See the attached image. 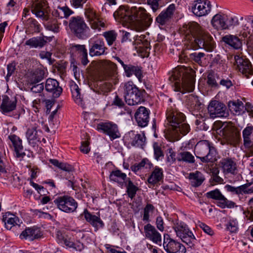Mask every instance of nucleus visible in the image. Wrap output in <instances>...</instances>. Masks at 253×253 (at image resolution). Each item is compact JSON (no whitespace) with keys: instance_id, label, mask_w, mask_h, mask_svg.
<instances>
[{"instance_id":"39","label":"nucleus","mask_w":253,"mask_h":253,"mask_svg":"<svg viewBox=\"0 0 253 253\" xmlns=\"http://www.w3.org/2000/svg\"><path fill=\"white\" fill-rule=\"evenodd\" d=\"M109 177L111 180L118 183L121 186H123L126 180L127 181V179L126 173L120 170L112 171Z\"/></svg>"},{"instance_id":"6","label":"nucleus","mask_w":253,"mask_h":253,"mask_svg":"<svg viewBox=\"0 0 253 253\" xmlns=\"http://www.w3.org/2000/svg\"><path fill=\"white\" fill-rule=\"evenodd\" d=\"M195 150L197 158L203 163H213L216 160V150L213 144L208 140L200 141L196 145Z\"/></svg>"},{"instance_id":"10","label":"nucleus","mask_w":253,"mask_h":253,"mask_svg":"<svg viewBox=\"0 0 253 253\" xmlns=\"http://www.w3.org/2000/svg\"><path fill=\"white\" fill-rule=\"evenodd\" d=\"M222 127L220 132L228 143L233 146L238 144L241 139V134L237 128L230 124H224Z\"/></svg>"},{"instance_id":"57","label":"nucleus","mask_w":253,"mask_h":253,"mask_svg":"<svg viewBox=\"0 0 253 253\" xmlns=\"http://www.w3.org/2000/svg\"><path fill=\"white\" fill-rule=\"evenodd\" d=\"M186 102L191 106L196 105L198 103V97L192 94L186 96Z\"/></svg>"},{"instance_id":"8","label":"nucleus","mask_w":253,"mask_h":253,"mask_svg":"<svg viewBox=\"0 0 253 253\" xmlns=\"http://www.w3.org/2000/svg\"><path fill=\"white\" fill-rule=\"evenodd\" d=\"M125 99L129 105H136L144 100V91L139 89L132 82H128L125 84Z\"/></svg>"},{"instance_id":"26","label":"nucleus","mask_w":253,"mask_h":253,"mask_svg":"<svg viewBox=\"0 0 253 253\" xmlns=\"http://www.w3.org/2000/svg\"><path fill=\"white\" fill-rule=\"evenodd\" d=\"M17 100L16 98H10L7 95L3 96L0 108L3 114H6L15 109Z\"/></svg>"},{"instance_id":"50","label":"nucleus","mask_w":253,"mask_h":253,"mask_svg":"<svg viewBox=\"0 0 253 253\" xmlns=\"http://www.w3.org/2000/svg\"><path fill=\"white\" fill-rule=\"evenodd\" d=\"M128 184L127 185V193L128 197L132 199L135 195L137 191V187L133 184L130 178L127 179Z\"/></svg>"},{"instance_id":"56","label":"nucleus","mask_w":253,"mask_h":253,"mask_svg":"<svg viewBox=\"0 0 253 253\" xmlns=\"http://www.w3.org/2000/svg\"><path fill=\"white\" fill-rule=\"evenodd\" d=\"M253 126L248 125L243 130V138H253Z\"/></svg>"},{"instance_id":"63","label":"nucleus","mask_w":253,"mask_h":253,"mask_svg":"<svg viewBox=\"0 0 253 253\" xmlns=\"http://www.w3.org/2000/svg\"><path fill=\"white\" fill-rule=\"evenodd\" d=\"M160 0H147V3L153 12H156L160 7L159 2Z\"/></svg>"},{"instance_id":"28","label":"nucleus","mask_w":253,"mask_h":253,"mask_svg":"<svg viewBox=\"0 0 253 253\" xmlns=\"http://www.w3.org/2000/svg\"><path fill=\"white\" fill-rule=\"evenodd\" d=\"M221 167L225 174H234L237 173V164L231 158H224L220 161Z\"/></svg>"},{"instance_id":"51","label":"nucleus","mask_w":253,"mask_h":253,"mask_svg":"<svg viewBox=\"0 0 253 253\" xmlns=\"http://www.w3.org/2000/svg\"><path fill=\"white\" fill-rule=\"evenodd\" d=\"M155 209L154 207L150 204H147L144 209V214L143 216V220L149 222L150 221V213H153Z\"/></svg>"},{"instance_id":"48","label":"nucleus","mask_w":253,"mask_h":253,"mask_svg":"<svg viewBox=\"0 0 253 253\" xmlns=\"http://www.w3.org/2000/svg\"><path fill=\"white\" fill-rule=\"evenodd\" d=\"M225 30L229 29L232 27L239 25L238 18L236 16H230L226 15Z\"/></svg>"},{"instance_id":"1","label":"nucleus","mask_w":253,"mask_h":253,"mask_svg":"<svg viewBox=\"0 0 253 253\" xmlns=\"http://www.w3.org/2000/svg\"><path fill=\"white\" fill-rule=\"evenodd\" d=\"M180 30L184 35L185 44L188 48H203L207 51H211L214 48L215 43L213 38L204 32L197 22L184 24Z\"/></svg>"},{"instance_id":"62","label":"nucleus","mask_w":253,"mask_h":253,"mask_svg":"<svg viewBox=\"0 0 253 253\" xmlns=\"http://www.w3.org/2000/svg\"><path fill=\"white\" fill-rule=\"evenodd\" d=\"M226 228L231 232H236L238 229L237 223L235 221H230L226 225Z\"/></svg>"},{"instance_id":"34","label":"nucleus","mask_w":253,"mask_h":253,"mask_svg":"<svg viewBox=\"0 0 253 253\" xmlns=\"http://www.w3.org/2000/svg\"><path fill=\"white\" fill-rule=\"evenodd\" d=\"M190 184L193 187H197L200 186L205 180L204 175L198 171L191 172L189 174Z\"/></svg>"},{"instance_id":"47","label":"nucleus","mask_w":253,"mask_h":253,"mask_svg":"<svg viewBox=\"0 0 253 253\" xmlns=\"http://www.w3.org/2000/svg\"><path fill=\"white\" fill-rule=\"evenodd\" d=\"M26 26L27 29L33 32L39 33L40 31V24L34 18H29L27 21Z\"/></svg>"},{"instance_id":"33","label":"nucleus","mask_w":253,"mask_h":253,"mask_svg":"<svg viewBox=\"0 0 253 253\" xmlns=\"http://www.w3.org/2000/svg\"><path fill=\"white\" fill-rule=\"evenodd\" d=\"M226 14L219 13L215 15L211 19V24L216 29L225 30Z\"/></svg>"},{"instance_id":"61","label":"nucleus","mask_w":253,"mask_h":253,"mask_svg":"<svg viewBox=\"0 0 253 253\" xmlns=\"http://www.w3.org/2000/svg\"><path fill=\"white\" fill-rule=\"evenodd\" d=\"M244 31L243 35L247 36L248 34L252 35L253 34V28H252L251 23L247 22L243 26Z\"/></svg>"},{"instance_id":"64","label":"nucleus","mask_w":253,"mask_h":253,"mask_svg":"<svg viewBox=\"0 0 253 253\" xmlns=\"http://www.w3.org/2000/svg\"><path fill=\"white\" fill-rule=\"evenodd\" d=\"M212 180L215 183H221L223 181V179L218 175L219 170L217 169H214L212 172Z\"/></svg>"},{"instance_id":"9","label":"nucleus","mask_w":253,"mask_h":253,"mask_svg":"<svg viewBox=\"0 0 253 253\" xmlns=\"http://www.w3.org/2000/svg\"><path fill=\"white\" fill-rule=\"evenodd\" d=\"M173 228L177 237L180 238L183 242L190 248L195 245L196 239L192 231L185 224L182 222L177 223L173 227Z\"/></svg>"},{"instance_id":"52","label":"nucleus","mask_w":253,"mask_h":253,"mask_svg":"<svg viewBox=\"0 0 253 253\" xmlns=\"http://www.w3.org/2000/svg\"><path fill=\"white\" fill-rule=\"evenodd\" d=\"M51 40V37L46 36H42V37H35L36 48L42 47L46 43L47 41L49 42Z\"/></svg>"},{"instance_id":"23","label":"nucleus","mask_w":253,"mask_h":253,"mask_svg":"<svg viewBox=\"0 0 253 253\" xmlns=\"http://www.w3.org/2000/svg\"><path fill=\"white\" fill-rule=\"evenodd\" d=\"M42 236L40 228L37 227L26 228L22 232L20 237L22 239H25L29 241H33L34 240L41 238Z\"/></svg>"},{"instance_id":"44","label":"nucleus","mask_w":253,"mask_h":253,"mask_svg":"<svg viewBox=\"0 0 253 253\" xmlns=\"http://www.w3.org/2000/svg\"><path fill=\"white\" fill-rule=\"evenodd\" d=\"M102 36L105 39L107 44L111 46L116 41L118 34L115 30H109L104 32Z\"/></svg>"},{"instance_id":"22","label":"nucleus","mask_w":253,"mask_h":253,"mask_svg":"<svg viewBox=\"0 0 253 253\" xmlns=\"http://www.w3.org/2000/svg\"><path fill=\"white\" fill-rule=\"evenodd\" d=\"M149 112L147 109L143 106L138 108L135 113L136 121L140 127H145L147 126L149 119Z\"/></svg>"},{"instance_id":"18","label":"nucleus","mask_w":253,"mask_h":253,"mask_svg":"<svg viewBox=\"0 0 253 253\" xmlns=\"http://www.w3.org/2000/svg\"><path fill=\"white\" fill-rule=\"evenodd\" d=\"M196 2L192 10L193 13L199 17L208 15L211 9V2L208 0H195Z\"/></svg>"},{"instance_id":"19","label":"nucleus","mask_w":253,"mask_h":253,"mask_svg":"<svg viewBox=\"0 0 253 253\" xmlns=\"http://www.w3.org/2000/svg\"><path fill=\"white\" fill-rule=\"evenodd\" d=\"M85 16L89 22L91 28L94 30H100L101 28H104L105 24L96 15L94 10L88 8L85 11Z\"/></svg>"},{"instance_id":"36","label":"nucleus","mask_w":253,"mask_h":253,"mask_svg":"<svg viewBox=\"0 0 253 253\" xmlns=\"http://www.w3.org/2000/svg\"><path fill=\"white\" fill-rule=\"evenodd\" d=\"M124 71L127 77H130L134 74L140 81L142 77L141 68L138 66L128 64L125 67Z\"/></svg>"},{"instance_id":"21","label":"nucleus","mask_w":253,"mask_h":253,"mask_svg":"<svg viewBox=\"0 0 253 253\" xmlns=\"http://www.w3.org/2000/svg\"><path fill=\"white\" fill-rule=\"evenodd\" d=\"M144 231L146 238L155 244H160L161 243V235L154 226L148 223L144 226Z\"/></svg>"},{"instance_id":"42","label":"nucleus","mask_w":253,"mask_h":253,"mask_svg":"<svg viewBox=\"0 0 253 253\" xmlns=\"http://www.w3.org/2000/svg\"><path fill=\"white\" fill-rule=\"evenodd\" d=\"M228 107L230 110L235 114L239 115L241 114L244 108V104L241 101L237 100L236 101H230L228 102Z\"/></svg>"},{"instance_id":"12","label":"nucleus","mask_w":253,"mask_h":253,"mask_svg":"<svg viewBox=\"0 0 253 253\" xmlns=\"http://www.w3.org/2000/svg\"><path fill=\"white\" fill-rule=\"evenodd\" d=\"M163 247L168 253H185L186 250L185 246L169 237V235L164 236Z\"/></svg>"},{"instance_id":"59","label":"nucleus","mask_w":253,"mask_h":253,"mask_svg":"<svg viewBox=\"0 0 253 253\" xmlns=\"http://www.w3.org/2000/svg\"><path fill=\"white\" fill-rule=\"evenodd\" d=\"M225 188L228 192H230L236 194H240L242 193L241 189L244 188V187L239 186L237 187H235L230 185H226Z\"/></svg>"},{"instance_id":"13","label":"nucleus","mask_w":253,"mask_h":253,"mask_svg":"<svg viewBox=\"0 0 253 253\" xmlns=\"http://www.w3.org/2000/svg\"><path fill=\"white\" fill-rule=\"evenodd\" d=\"M100 131L108 135L110 139H115L121 137L118 126L112 122H105L99 123L96 127Z\"/></svg>"},{"instance_id":"38","label":"nucleus","mask_w":253,"mask_h":253,"mask_svg":"<svg viewBox=\"0 0 253 253\" xmlns=\"http://www.w3.org/2000/svg\"><path fill=\"white\" fill-rule=\"evenodd\" d=\"M3 221L4 222L5 228L8 230H10L13 226L19 223L18 218L9 213H6L3 216Z\"/></svg>"},{"instance_id":"25","label":"nucleus","mask_w":253,"mask_h":253,"mask_svg":"<svg viewBox=\"0 0 253 253\" xmlns=\"http://www.w3.org/2000/svg\"><path fill=\"white\" fill-rule=\"evenodd\" d=\"M45 90L51 92L54 97H58L62 92V88L59 85V83L55 79L48 78L45 84Z\"/></svg>"},{"instance_id":"20","label":"nucleus","mask_w":253,"mask_h":253,"mask_svg":"<svg viewBox=\"0 0 253 253\" xmlns=\"http://www.w3.org/2000/svg\"><path fill=\"white\" fill-rule=\"evenodd\" d=\"M208 110L210 117L212 118L224 117L226 114L225 105L216 100L210 102Z\"/></svg>"},{"instance_id":"32","label":"nucleus","mask_w":253,"mask_h":253,"mask_svg":"<svg viewBox=\"0 0 253 253\" xmlns=\"http://www.w3.org/2000/svg\"><path fill=\"white\" fill-rule=\"evenodd\" d=\"M41 132V131L37 129L36 127L29 128L26 132V137L29 143L34 145L40 141Z\"/></svg>"},{"instance_id":"49","label":"nucleus","mask_w":253,"mask_h":253,"mask_svg":"<svg viewBox=\"0 0 253 253\" xmlns=\"http://www.w3.org/2000/svg\"><path fill=\"white\" fill-rule=\"evenodd\" d=\"M205 54L202 52H194L190 54V58L200 65H202Z\"/></svg>"},{"instance_id":"30","label":"nucleus","mask_w":253,"mask_h":253,"mask_svg":"<svg viewBox=\"0 0 253 253\" xmlns=\"http://www.w3.org/2000/svg\"><path fill=\"white\" fill-rule=\"evenodd\" d=\"M84 214L85 220L96 229L103 227L104 223L99 214L98 216L92 214L87 210L84 211Z\"/></svg>"},{"instance_id":"54","label":"nucleus","mask_w":253,"mask_h":253,"mask_svg":"<svg viewBox=\"0 0 253 253\" xmlns=\"http://www.w3.org/2000/svg\"><path fill=\"white\" fill-rule=\"evenodd\" d=\"M216 78L219 80L216 74L214 73H210L208 76L207 83L211 87H216L218 84Z\"/></svg>"},{"instance_id":"11","label":"nucleus","mask_w":253,"mask_h":253,"mask_svg":"<svg viewBox=\"0 0 253 253\" xmlns=\"http://www.w3.org/2000/svg\"><path fill=\"white\" fill-rule=\"evenodd\" d=\"M54 202L60 210L67 213L75 211L78 207V203L75 200L68 196L59 197L54 200Z\"/></svg>"},{"instance_id":"45","label":"nucleus","mask_w":253,"mask_h":253,"mask_svg":"<svg viewBox=\"0 0 253 253\" xmlns=\"http://www.w3.org/2000/svg\"><path fill=\"white\" fill-rule=\"evenodd\" d=\"M244 145L246 149L244 157L249 158L253 156V139L244 138Z\"/></svg>"},{"instance_id":"53","label":"nucleus","mask_w":253,"mask_h":253,"mask_svg":"<svg viewBox=\"0 0 253 253\" xmlns=\"http://www.w3.org/2000/svg\"><path fill=\"white\" fill-rule=\"evenodd\" d=\"M154 157L156 160L157 161L160 160V158H163L164 157V154L162 150V149L160 146L158 145V143H155L153 144Z\"/></svg>"},{"instance_id":"7","label":"nucleus","mask_w":253,"mask_h":253,"mask_svg":"<svg viewBox=\"0 0 253 253\" xmlns=\"http://www.w3.org/2000/svg\"><path fill=\"white\" fill-rule=\"evenodd\" d=\"M69 27L72 33L79 39L85 40L90 36V29L81 17H72L69 22Z\"/></svg>"},{"instance_id":"46","label":"nucleus","mask_w":253,"mask_h":253,"mask_svg":"<svg viewBox=\"0 0 253 253\" xmlns=\"http://www.w3.org/2000/svg\"><path fill=\"white\" fill-rule=\"evenodd\" d=\"M44 27L46 29L54 33H58L59 32V23L56 18L51 19L44 24Z\"/></svg>"},{"instance_id":"31","label":"nucleus","mask_w":253,"mask_h":253,"mask_svg":"<svg viewBox=\"0 0 253 253\" xmlns=\"http://www.w3.org/2000/svg\"><path fill=\"white\" fill-rule=\"evenodd\" d=\"M106 49L103 40H98L92 43L89 49V54L91 56H100L105 53Z\"/></svg>"},{"instance_id":"35","label":"nucleus","mask_w":253,"mask_h":253,"mask_svg":"<svg viewBox=\"0 0 253 253\" xmlns=\"http://www.w3.org/2000/svg\"><path fill=\"white\" fill-rule=\"evenodd\" d=\"M222 40L235 49H239L242 45L241 41L235 36L231 35H226L222 37Z\"/></svg>"},{"instance_id":"29","label":"nucleus","mask_w":253,"mask_h":253,"mask_svg":"<svg viewBox=\"0 0 253 253\" xmlns=\"http://www.w3.org/2000/svg\"><path fill=\"white\" fill-rule=\"evenodd\" d=\"M9 137L14 147L16 157L21 160L26 155L25 153L23 151V146L22 144V140L15 135L9 136Z\"/></svg>"},{"instance_id":"58","label":"nucleus","mask_w":253,"mask_h":253,"mask_svg":"<svg viewBox=\"0 0 253 253\" xmlns=\"http://www.w3.org/2000/svg\"><path fill=\"white\" fill-rule=\"evenodd\" d=\"M168 151L169 155H167V162L169 165H171L175 162L176 160H177L175 157L176 154L172 148L169 149Z\"/></svg>"},{"instance_id":"2","label":"nucleus","mask_w":253,"mask_h":253,"mask_svg":"<svg viewBox=\"0 0 253 253\" xmlns=\"http://www.w3.org/2000/svg\"><path fill=\"white\" fill-rule=\"evenodd\" d=\"M114 17L119 22L129 23L132 28L138 32L146 29L152 21L144 9L136 6L129 9L127 6H121L114 13Z\"/></svg>"},{"instance_id":"27","label":"nucleus","mask_w":253,"mask_h":253,"mask_svg":"<svg viewBox=\"0 0 253 253\" xmlns=\"http://www.w3.org/2000/svg\"><path fill=\"white\" fill-rule=\"evenodd\" d=\"M175 9L174 4H171L166 9L163 11L156 18V21L162 25H164L169 21L172 17Z\"/></svg>"},{"instance_id":"24","label":"nucleus","mask_w":253,"mask_h":253,"mask_svg":"<svg viewBox=\"0 0 253 253\" xmlns=\"http://www.w3.org/2000/svg\"><path fill=\"white\" fill-rule=\"evenodd\" d=\"M70 49L72 52L79 56L83 65H87L89 60L87 58V49L84 45L73 43L70 45Z\"/></svg>"},{"instance_id":"14","label":"nucleus","mask_w":253,"mask_h":253,"mask_svg":"<svg viewBox=\"0 0 253 253\" xmlns=\"http://www.w3.org/2000/svg\"><path fill=\"white\" fill-rule=\"evenodd\" d=\"M45 0H32L31 11L37 17L43 21L49 20V16L45 9Z\"/></svg>"},{"instance_id":"5","label":"nucleus","mask_w":253,"mask_h":253,"mask_svg":"<svg viewBox=\"0 0 253 253\" xmlns=\"http://www.w3.org/2000/svg\"><path fill=\"white\" fill-rule=\"evenodd\" d=\"M195 72L191 69L187 70L185 72H175L172 76L175 81L174 90L179 91L182 94L192 92L195 87Z\"/></svg>"},{"instance_id":"3","label":"nucleus","mask_w":253,"mask_h":253,"mask_svg":"<svg viewBox=\"0 0 253 253\" xmlns=\"http://www.w3.org/2000/svg\"><path fill=\"white\" fill-rule=\"evenodd\" d=\"M118 82L116 64L111 61H105L102 64L99 79H90L88 81V85L94 92L105 94L110 91L112 86L117 84Z\"/></svg>"},{"instance_id":"37","label":"nucleus","mask_w":253,"mask_h":253,"mask_svg":"<svg viewBox=\"0 0 253 253\" xmlns=\"http://www.w3.org/2000/svg\"><path fill=\"white\" fill-rule=\"evenodd\" d=\"M163 178V171L161 168L156 167L148 179L149 183L154 185Z\"/></svg>"},{"instance_id":"43","label":"nucleus","mask_w":253,"mask_h":253,"mask_svg":"<svg viewBox=\"0 0 253 253\" xmlns=\"http://www.w3.org/2000/svg\"><path fill=\"white\" fill-rule=\"evenodd\" d=\"M179 162H184L187 163H194L195 162L194 157L189 152L184 151L179 153L176 157Z\"/></svg>"},{"instance_id":"40","label":"nucleus","mask_w":253,"mask_h":253,"mask_svg":"<svg viewBox=\"0 0 253 253\" xmlns=\"http://www.w3.org/2000/svg\"><path fill=\"white\" fill-rule=\"evenodd\" d=\"M128 135L130 137H132L131 142L132 146L139 147L144 144L146 139L144 134H135L134 131H131L129 132Z\"/></svg>"},{"instance_id":"60","label":"nucleus","mask_w":253,"mask_h":253,"mask_svg":"<svg viewBox=\"0 0 253 253\" xmlns=\"http://www.w3.org/2000/svg\"><path fill=\"white\" fill-rule=\"evenodd\" d=\"M197 225L201 228L203 231L208 235L211 236L213 235L214 232L209 226L205 224L204 223L198 221Z\"/></svg>"},{"instance_id":"55","label":"nucleus","mask_w":253,"mask_h":253,"mask_svg":"<svg viewBox=\"0 0 253 253\" xmlns=\"http://www.w3.org/2000/svg\"><path fill=\"white\" fill-rule=\"evenodd\" d=\"M29 85L30 90L34 93H40L44 89L43 83H37L35 84H28Z\"/></svg>"},{"instance_id":"15","label":"nucleus","mask_w":253,"mask_h":253,"mask_svg":"<svg viewBox=\"0 0 253 253\" xmlns=\"http://www.w3.org/2000/svg\"><path fill=\"white\" fill-rule=\"evenodd\" d=\"M47 75V70L42 66L29 71L26 76L27 84L39 83L45 78Z\"/></svg>"},{"instance_id":"4","label":"nucleus","mask_w":253,"mask_h":253,"mask_svg":"<svg viewBox=\"0 0 253 253\" xmlns=\"http://www.w3.org/2000/svg\"><path fill=\"white\" fill-rule=\"evenodd\" d=\"M166 116L168 122L177 140L190 131V127L185 121L184 114L176 109H169L168 110Z\"/></svg>"},{"instance_id":"17","label":"nucleus","mask_w":253,"mask_h":253,"mask_svg":"<svg viewBox=\"0 0 253 253\" xmlns=\"http://www.w3.org/2000/svg\"><path fill=\"white\" fill-rule=\"evenodd\" d=\"M206 196L218 201L217 206L221 208H232L234 207L235 204L227 200L218 189L211 191L206 193Z\"/></svg>"},{"instance_id":"41","label":"nucleus","mask_w":253,"mask_h":253,"mask_svg":"<svg viewBox=\"0 0 253 253\" xmlns=\"http://www.w3.org/2000/svg\"><path fill=\"white\" fill-rule=\"evenodd\" d=\"M70 89L73 97L76 103L79 105L82 104V97L80 93V89L78 85L75 83L72 82L70 84Z\"/></svg>"},{"instance_id":"16","label":"nucleus","mask_w":253,"mask_h":253,"mask_svg":"<svg viewBox=\"0 0 253 253\" xmlns=\"http://www.w3.org/2000/svg\"><path fill=\"white\" fill-rule=\"evenodd\" d=\"M235 60L239 71L247 78L253 75V66L249 59L240 55H236Z\"/></svg>"}]
</instances>
